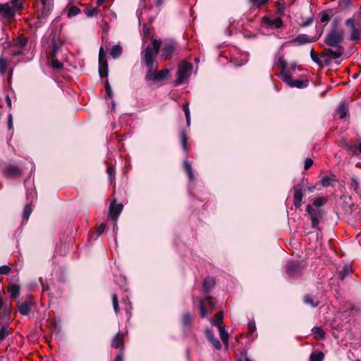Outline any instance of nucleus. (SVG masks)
Wrapping results in <instances>:
<instances>
[{
    "mask_svg": "<svg viewBox=\"0 0 361 361\" xmlns=\"http://www.w3.org/2000/svg\"><path fill=\"white\" fill-rule=\"evenodd\" d=\"M183 111H184V113L185 115L187 126H190V110H189V104L188 103L183 104Z\"/></svg>",
    "mask_w": 361,
    "mask_h": 361,
    "instance_id": "a18cd8bd",
    "label": "nucleus"
},
{
    "mask_svg": "<svg viewBox=\"0 0 361 361\" xmlns=\"http://www.w3.org/2000/svg\"><path fill=\"white\" fill-rule=\"evenodd\" d=\"M8 292L10 293L11 299H17L20 296V287L18 284L11 283L7 288Z\"/></svg>",
    "mask_w": 361,
    "mask_h": 361,
    "instance_id": "6ab92c4d",
    "label": "nucleus"
},
{
    "mask_svg": "<svg viewBox=\"0 0 361 361\" xmlns=\"http://www.w3.org/2000/svg\"><path fill=\"white\" fill-rule=\"evenodd\" d=\"M161 44L159 40L154 39L152 46H147L142 57L145 65L157 63L154 59L160 49Z\"/></svg>",
    "mask_w": 361,
    "mask_h": 361,
    "instance_id": "f03ea898",
    "label": "nucleus"
},
{
    "mask_svg": "<svg viewBox=\"0 0 361 361\" xmlns=\"http://www.w3.org/2000/svg\"><path fill=\"white\" fill-rule=\"evenodd\" d=\"M205 335L207 338L208 341L212 344L214 348L216 350H220L221 348V344L219 341V340L215 337L213 331L209 329L205 330Z\"/></svg>",
    "mask_w": 361,
    "mask_h": 361,
    "instance_id": "a211bd4d",
    "label": "nucleus"
},
{
    "mask_svg": "<svg viewBox=\"0 0 361 361\" xmlns=\"http://www.w3.org/2000/svg\"><path fill=\"white\" fill-rule=\"evenodd\" d=\"M263 22L267 25L274 27L275 28H280L283 26V20L281 17H276L274 18L264 17L263 18Z\"/></svg>",
    "mask_w": 361,
    "mask_h": 361,
    "instance_id": "f3484780",
    "label": "nucleus"
},
{
    "mask_svg": "<svg viewBox=\"0 0 361 361\" xmlns=\"http://www.w3.org/2000/svg\"><path fill=\"white\" fill-rule=\"evenodd\" d=\"M277 13L281 16L285 13V5L279 4L277 7Z\"/></svg>",
    "mask_w": 361,
    "mask_h": 361,
    "instance_id": "680f3d73",
    "label": "nucleus"
},
{
    "mask_svg": "<svg viewBox=\"0 0 361 361\" xmlns=\"http://www.w3.org/2000/svg\"><path fill=\"white\" fill-rule=\"evenodd\" d=\"M345 25L347 27L350 28V39L354 41L360 40L361 38V32L360 29L356 27L355 20L352 18L347 19L345 20Z\"/></svg>",
    "mask_w": 361,
    "mask_h": 361,
    "instance_id": "f8f14e48",
    "label": "nucleus"
},
{
    "mask_svg": "<svg viewBox=\"0 0 361 361\" xmlns=\"http://www.w3.org/2000/svg\"><path fill=\"white\" fill-rule=\"evenodd\" d=\"M112 302H113V307H114V312H116V314H118L120 312V310H119L118 298L116 294H114L112 295Z\"/></svg>",
    "mask_w": 361,
    "mask_h": 361,
    "instance_id": "8fccbe9b",
    "label": "nucleus"
},
{
    "mask_svg": "<svg viewBox=\"0 0 361 361\" xmlns=\"http://www.w3.org/2000/svg\"><path fill=\"white\" fill-rule=\"evenodd\" d=\"M326 203V200L323 197H317L313 201V204L316 207H321Z\"/></svg>",
    "mask_w": 361,
    "mask_h": 361,
    "instance_id": "6e6d98bb",
    "label": "nucleus"
},
{
    "mask_svg": "<svg viewBox=\"0 0 361 361\" xmlns=\"http://www.w3.org/2000/svg\"><path fill=\"white\" fill-rule=\"evenodd\" d=\"M103 61H107L106 54L103 47H100L99 52V63H102Z\"/></svg>",
    "mask_w": 361,
    "mask_h": 361,
    "instance_id": "864d4df0",
    "label": "nucleus"
},
{
    "mask_svg": "<svg viewBox=\"0 0 361 361\" xmlns=\"http://www.w3.org/2000/svg\"><path fill=\"white\" fill-rule=\"evenodd\" d=\"M16 12L17 11L7 3L0 4V15L4 18L11 19L14 18Z\"/></svg>",
    "mask_w": 361,
    "mask_h": 361,
    "instance_id": "ddd939ff",
    "label": "nucleus"
},
{
    "mask_svg": "<svg viewBox=\"0 0 361 361\" xmlns=\"http://www.w3.org/2000/svg\"><path fill=\"white\" fill-rule=\"evenodd\" d=\"M11 330L8 325L2 326L0 329V341H4L11 334Z\"/></svg>",
    "mask_w": 361,
    "mask_h": 361,
    "instance_id": "473e14b6",
    "label": "nucleus"
},
{
    "mask_svg": "<svg viewBox=\"0 0 361 361\" xmlns=\"http://www.w3.org/2000/svg\"><path fill=\"white\" fill-rule=\"evenodd\" d=\"M306 212L310 216L312 227L315 229H319V222L324 216L323 209H314L310 204H308L306 208Z\"/></svg>",
    "mask_w": 361,
    "mask_h": 361,
    "instance_id": "423d86ee",
    "label": "nucleus"
},
{
    "mask_svg": "<svg viewBox=\"0 0 361 361\" xmlns=\"http://www.w3.org/2000/svg\"><path fill=\"white\" fill-rule=\"evenodd\" d=\"M183 111H184V113L185 115L187 126H190V110H189V104L188 103L183 104Z\"/></svg>",
    "mask_w": 361,
    "mask_h": 361,
    "instance_id": "c03bdc74",
    "label": "nucleus"
},
{
    "mask_svg": "<svg viewBox=\"0 0 361 361\" xmlns=\"http://www.w3.org/2000/svg\"><path fill=\"white\" fill-rule=\"evenodd\" d=\"M80 10L76 6H71L68 10V16H74L80 13Z\"/></svg>",
    "mask_w": 361,
    "mask_h": 361,
    "instance_id": "4d7b16f0",
    "label": "nucleus"
},
{
    "mask_svg": "<svg viewBox=\"0 0 361 361\" xmlns=\"http://www.w3.org/2000/svg\"><path fill=\"white\" fill-rule=\"evenodd\" d=\"M281 79L290 87L305 88L309 84L307 80H294L288 73H283Z\"/></svg>",
    "mask_w": 361,
    "mask_h": 361,
    "instance_id": "6e6552de",
    "label": "nucleus"
},
{
    "mask_svg": "<svg viewBox=\"0 0 361 361\" xmlns=\"http://www.w3.org/2000/svg\"><path fill=\"white\" fill-rule=\"evenodd\" d=\"M61 45H58L55 39L51 42V56H56Z\"/></svg>",
    "mask_w": 361,
    "mask_h": 361,
    "instance_id": "603ef678",
    "label": "nucleus"
},
{
    "mask_svg": "<svg viewBox=\"0 0 361 361\" xmlns=\"http://www.w3.org/2000/svg\"><path fill=\"white\" fill-rule=\"evenodd\" d=\"M216 302L214 301L212 297L205 296L200 300V317L205 318L208 314H211L214 310Z\"/></svg>",
    "mask_w": 361,
    "mask_h": 361,
    "instance_id": "39448f33",
    "label": "nucleus"
},
{
    "mask_svg": "<svg viewBox=\"0 0 361 361\" xmlns=\"http://www.w3.org/2000/svg\"><path fill=\"white\" fill-rule=\"evenodd\" d=\"M4 173L8 178H18L20 176L21 171L17 166L10 165L4 169Z\"/></svg>",
    "mask_w": 361,
    "mask_h": 361,
    "instance_id": "2eb2a0df",
    "label": "nucleus"
},
{
    "mask_svg": "<svg viewBox=\"0 0 361 361\" xmlns=\"http://www.w3.org/2000/svg\"><path fill=\"white\" fill-rule=\"evenodd\" d=\"M269 0H249L252 8H261L267 5Z\"/></svg>",
    "mask_w": 361,
    "mask_h": 361,
    "instance_id": "c85d7f7f",
    "label": "nucleus"
},
{
    "mask_svg": "<svg viewBox=\"0 0 361 361\" xmlns=\"http://www.w3.org/2000/svg\"><path fill=\"white\" fill-rule=\"evenodd\" d=\"M287 274L292 278H298L301 274L302 267L298 262L288 261L286 265Z\"/></svg>",
    "mask_w": 361,
    "mask_h": 361,
    "instance_id": "1a4fd4ad",
    "label": "nucleus"
},
{
    "mask_svg": "<svg viewBox=\"0 0 361 361\" xmlns=\"http://www.w3.org/2000/svg\"><path fill=\"white\" fill-rule=\"evenodd\" d=\"M8 63L6 59L0 58V74L4 75L7 69Z\"/></svg>",
    "mask_w": 361,
    "mask_h": 361,
    "instance_id": "de8ad7c7",
    "label": "nucleus"
},
{
    "mask_svg": "<svg viewBox=\"0 0 361 361\" xmlns=\"http://www.w3.org/2000/svg\"><path fill=\"white\" fill-rule=\"evenodd\" d=\"M34 6L40 20L46 18L54 7L53 0H35Z\"/></svg>",
    "mask_w": 361,
    "mask_h": 361,
    "instance_id": "7ed1b4c3",
    "label": "nucleus"
},
{
    "mask_svg": "<svg viewBox=\"0 0 361 361\" xmlns=\"http://www.w3.org/2000/svg\"><path fill=\"white\" fill-rule=\"evenodd\" d=\"M324 359V354L321 352H313L310 356V361H323Z\"/></svg>",
    "mask_w": 361,
    "mask_h": 361,
    "instance_id": "e433bc0d",
    "label": "nucleus"
},
{
    "mask_svg": "<svg viewBox=\"0 0 361 361\" xmlns=\"http://www.w3.org/2000/svg\"><path fill=\"white\" fill-rule=\"evenodd\" d=\"M157 63L146 65L147 71L145 75V80L147 81H152L153 77L156 74L157 69Z\"/></svg>",
    "mask_w": 361,
    "mask_h": 361,
    "instance_id": "412c9836",
    "label": "nucleus"
},
{
    "mask_svg": "<svg viewBox=\"0 0 361 361\" xmlns=\"http://www.w3.org/2000/svg\"><path fill=\"white\" fill-rule=\"evenodd\" d=\"M3 300L0 298V319H4L10 315L11 311L7 307H4Z\"/></svg>",
    "mask_w": 361,
    "mask_h": 361,
    "instance_id": "f704fd0d",
    "label": "nucleus"
},
{
    "mask_svg": "<svg viewBox=\"0 0 361 361\" xmlns=\"http://www.w3.org/2000/svg\"><path fill=\"white\" fill-rule=\"evenodd\" d=\"M111 56L114 59L118 58L122 54V47L120 45H114L111 50Z\"/></svg>",
    "mask_w": 361,
    "mask_h": 361,
    "instance_id": "4c0bfd02",
    "label": "nucleus"
},
{
    "mask_svg": "<svg viewBox=\"0 0 361 361\" xmlns=\"http://www.w3.org/2000/svg\"><path fill=\"white\" fill-rule=\"evenodd\" d=\"M311 42V39L310 37L306 35H300L295 37L293 39L290 41V43L297 44L298 45H302L304 44L310 43Z\"/></svg>",
    "mask_w": 361,
    "mask_h": 361,
    "instance_id": "393cba45",
    "label": "nucleus"
},
{
    "mask_svg": "<svg viewBox=\"0 0 361 361\" xmlns=\"http://www.w3.org/2000/svg\"><path fill=\"white\" fill-rule=\"evenodd\" d=\"M304 302L312 307H316L319 305V300L311 295H305L304 298Z\"/></svg>",
    "mask_w": 361,
    "mask_h": 361,
    "instance_id": "c756f323",
    "label": "nucleus"
},
{
    "mask_svg": "<svg viewBox=\"0 0 361 361\" xmlns=\"http://www.w3.org/2000/svg\"><path fill=\"white\" fill-rule=\"evenodd\" d=\"M216 281L213 277H207L204 280L203 289L204 293H208L215 286Z\"/></svg>",
    "mask_w": 361,
    "mask_h": 361,
    "instance_id": "5701e85b",
    "label": "nucleus"
},
{
    "mask_svg": "<svg viewBox=\"0 0 361 361\" xmlns=\"http://www.w3.org/2000/svg\"><path fill=\"white\" fill-rule=\"evenodd\" d=\"M310 55L312 61L317 63V64L322 66L324 63V59H322V60L319 58H318L317 54L314 52L313 49L311 50Z\"/></svg>",
    "mask_w": 361,
    "mask_h": 361,
    "instance_id": "09e8293b",
    "label": "nucleus"
},
{
    "mask_svg": "<svg viewBox=\"0 0 361 361\" xmlns=\"http://www.w3.org/2000/svg\"><path fill=\"white\" fill-rule=\"evenodd\" d=\"M336 180V176L334 175L326 176L321 179V183L324 187H329L331 185L332 182Z\"/></svg>",
    "mask_w": 361,
    "mask_h": 361,
    "instance_id": "c9c22d12",
    "label": "nucleus"
},
{
    "mask_svg": "<svg viewBox=\"0 0 361 361\" xmlns=\"http://www.w3.org/2000/svg\"><path fill=\"white\" fill-rule=\"evenodd\" d=\"M99 75L102 78H105L108 75V63L107 61H103L99 66Z\"/></svg>",
    "mask_w": 361,
    "mask_h": 361,
    "instance_id": "72a5a7b5",
    "label": "nucleus"
},
{
    "mask_svg": "<svg viewBox=\"0 0 361 361\" xmlns=\"http://www.w3.org/2000/svg\"><path fill=\"white\" fill-rule=\"evenodd\" d=\"M305 183L297 184L294 186L293 204L296 208H299L302 205V200L304 197L303 187Z\"/></svg>",
    "mask_w": 361,
    "mask_h": 361,
    "instance_id": "9b49d317",
    "label": "nucleus"
},
{
    "mask_svg": "<svg viewBox=\"0 0 361 361\" xmlns=\"http://www.w3.org/2000/svg\"><path fill=\"white\" fill-rule=\"evenodd\" d=\"M17 305L19 312L27 315L34 305V298L32 295H27L24 301H18Z\"/></svg>",
    "mask_w": 361,
    "mask_h": 361,
    "instance_id": "9d476101",
    "label": "nucleus"
},
{
    "mask_svg": "<svg viewBox=\"0 0 361 361\" xmlns=\"http://www.w3.org/2000/svg\"><path fill=\"white\" fill-rule=\"evenodd\" d=\"M183 167L190 180H193L195 179V176L192 172V169L191 164L189 163L188 160L184 161Z\"/></svg>",
    "mask_w": 361,
    "mask_h": 361,
    "instance_id": "2f4dec72",
    "label": "nucleus"
},
{
    "mask_svg": "<svg viewBox=\"0 0 361 361\" xmlns=\"http://www.w3.org/2000/svg\"><path fill=\"white\" fill-rule=\"evenodd\" d=\"M338 114H340L341 118H343L345 117L346 110H345V107H343V106L339 107V109H338Z\"/></svg>",
    "mask_w": 361,
    "mask_h": 361,
    "instance_id": "0e129e2a",
    "label": "nucleus"
},
{
    "mask_svg": "<svg viewBox=\"0 0 361 361\" xmlns=\"http://www.w3.org/2000/svg\"><path fill=\"white\" fill-rule=\"evenodd\" d=\"M192 322V317L188 312H185L182 315V323L184 329L190 328Z\"/></svg>",
    "mask_w": 361,
    "mask_h": 361,
    "instance_id": "bb28decb",
    "label": "nucleus"
},
{
    "mask_svg": "<svg viewBox=\"0 0 361 361\" xmlns=\"http://www.w3.org/2000/svg\"><path fill=\"white\" fill-rule=\"evenodd\" d=\"M123 204L112 202L109 207V215L111 218L116 221L123 209Z\"/></svg>",
    "mask_w": 361,
    "mask_h": 361,
    "instance_id": "dca6fc26",
    "label": "nucleus"
},
{
    "mask_svg": "<svg viewBox=\"0 0 361 361\" xmlns=\"http://www.w3.org/2000/svg\"><path fill=\"white\" fill-rule=\"evenodd\" d=\"M11 3L12 4V7L16 11H20L23 8V0H11Z\"/></svg>",
    "mask_w": 361,
    "mask_h": 361,
    "instance_id": "79ce46f5",
    "label": "nucleus"
},
{
    "mask_svg": "<svg viewBox=\"0 0 361 361\" xmlns=\"http://www.w3.org/2000/svg\"><path fill=\"white\" fill-rule=\"evenodd\" d=\"M51 67L54 69H61L63 68V63L57 60L56 56H51Z\"/></svg>",
    "mask_w": 361,
    "mask_h": 361,
    "instance_id": "49530a36",
    "label": "nucleus"
},
{
    "mask_svg": "<svg viewBox=\"0 0 361 361\" xmlns=\"http://www.w3.org/2000/svg\"><path fill=\"white\" fill-rule=\"evenodd\" d=\"M32 209L30 204H26L23 209V220L27 221L31 214Z\"/></svg>",
    "mask_w": 361,
    "mask_h": 361,
    "instance_id": "37998d69",
    "label": "nucleus"
},
{
    "mask_svg": "<svg viewBox=\"0 0 361 361\" xmlns=\"http://www.w3.org/2000/svg\"><path fill=\"white\" fill-rule=\"evenodd\" d=\"M177 48V44L175 42L171 41L164 44L162 50V57L167 59L171 58Z\"/></svg>",
    "mask_w": 361,
    "mask_h": 361,
    "instance_id": "4468645a",
    "label": "nucleus"
},
{
    "mask_svg": "<svg viewBox=\"0 0 361 361\" xmlns=\"http://www.w3.org/2000/svg\"><path fill=\"white\" fill-rule=\"evenodd\" d=\"M314 338L317 340H323L325 337V332L322 327L314 326L312 329Z\"/></svg>",
    "mask_w": 361,
    "mask_h": 361,
    "instance_id": "cd10ccee",
    "label": "nucleus"
},
{
    "mask_svg": "<svg viewBox=\"0 0 361 361\" xmlns=\"http://www.w3.org/2000/svg\"><path fill=\"white\" fill-rule=\"evenodd\" d=\"M124 342V335L121 332H118L113 338L111 347L114 348H123Z\"/></svg>",
    "mask_w": 361,
    "mask_h": 361,
    "instance_id": "aec40b11",
    "label": "nucleus"
},
{
    "mask_svg": "<svg viewBox=\"0 0 361 361\" xmlns=\"http://www.w3.org/2000/svg\"><path fill=\"white\" fill-rule=\"evenodd\" d=\"M343 40V34L342 32L338 30H332L326 35L325 38V43L329 47L341 46Z\"/></svg>",
    "mask_w": 361,
    "mask_h": 361,
    "instance_id": "0eeeda50",
    "label": "nucleus"
},
{
    "mask_svg": "<svg viewBox=\"0 0 361 361\" xmlns=\"http://www.w3.org/2000/svg\"><path fill=\"white\" fill-rule=\"evenodd\" d=\"M275 66L281 70V77L282 78V74L286 73L285 71L287 67V63L283 56L280 55L278 56L277 60L275 62Z\"/></svg>",
    "mask_w": 361,
    "mask_h": 361,
    "instance_id": "a878e982",
    "label": "nucleus"
},
{
    "mask_svg": "<svg viewBox=\"0 0 361 361\" xmlns=\"http://www.w3.org/2000/svg\"><path fill=\"white\" fill-rule=\"evenodd\" d=\"M210 322L214 326H218L219 327L222 326L223 313L221 312H217L214 318L210 319Z\"/></svg>",
    "mask_w": 361,
    "mask_h": 361,
    "instance_id": "7c9ffc66",
    "label": "nucleus"
},
{
    "mask_svg": "<svg viewBox=\"0 0 361 361\" xmlns=\"http://www.w3.org/2000/svg\"><path fill=\"white\" fill-rule=\"evenodd\" d=\"M350 187L357 195H361V189L357 178L353 177L351 178Z\"/></svg>",
    "mask_w": 361,
    "mask_h": 361,
    "instance_id": "58836bf2",
    "label": "nucleus"
},
{
    "mask_svg": "<svg viewBox=\"0 0 361 361\" xmlns=\"http://www.w3.org/2000/svg\"><path fill=\"white\" fill-rule=\"evenodd\" d=\"M313 164V160L310 158H307L305 160L304 169L305 171H307Z\"/></svg>",
    "mask_w": 361,
    "mask_h": 361,
    "instance_id": "13d9d810",
    "label": "nucleus"
},
{
    "mask_svg": "<svg viewBox=\"0 0 361 361\" xmlns=\"http://www.w3.org/2000/svg\"><path fill=\"white\" fill-rule=\"evenodd\" d=\"M180 141H181V145L182 148L185 152L188 151V137L186 135V132L183 130L180 133Z\"/></svg>",
    "mask_w": 361,
    "mask_h": 361,
    "instance_id": "a19ab883",
    "label": "nucleus"
},
{
    "mask_svg": "<svg viewBox=\"0 0 361 361\" xmlns=\"http://www.w3.org/2000/svg\"><path fill=\"white\" fill-rule=\"evenodd\" d=\"M344 52V48L342 46H330L324 49L320 54L321 59H324V63L329 65L332 59L340 58Z\"/></svg>",
    "mask_w": 361,
    "mask_h": 361,
    "instance_id": "f257e3e1",
    "label": "nucleus"
},
{
    "mask_svg": "<svg viewBox=\"0 0 361 361\" xmlns=\"http://www.w3.org/2000/svg\"><path fill=\"white\" fill-rule=\"evenodd\" d=\"M23 50L20 48H12V54L13 56H18L23 54Z\"/></svg>",
    "mask_w": 361,
    "mask_h": 361,
    "instance_id": "774afa93",
    "label": "nucleus"
},
{
    "mask_svg": "<svg viewBox=\"0 0 361 361\" xmlns=\"http://www.w3.org/2000/svg\"><path fill=\"white\" fill-rule=\"evenodd\" d=\"M219 330L220 337H221L222 342L225 344H227L228 341V334L225 331L224 326H220L219 328Z\"/></svg>",
    "mask_w": 361,
    "mask_h": 361,
    "instance_id": "ea45409f",
    "label": "nucleus"
},
{
    "mask_svg": "<svg viewBox=\"0 0 361 361\" xmlns=\"http://www.w3.org/2000/svg\"><path fill=\"white\" fill-rule=\"evenodd\" d=\"M192 66L191 63L185 61H181L178 66V78L175 82V85L178 86L184 82L190 75Z\"/></svg>",
    "mask_w": 361,
    "mask_h": 361,
    "instance_id": "20e7f679",
    "label": "nucleus"
},
{
    "mask_svg": "<svg viewBox=\"0 0 361 361\" xmlns=\"http://www.w3.org/2000/svg\"><path fill=\"white\" fill-rule=\"evenodd\" d=\"M7 125L9 130L13 129V117L11 114L8 116Z\"/></svg>",
    "mask_w": 361,
    "mask_h": 361,
    "instance_id": "338daca9",
    "label": "nucleus"
},
{
    "mask_svg": "<svg viewBox=\"0 0 361 361\" xmlns=\"http://www.w3.org/2000/svg\"><path fill=\"white\" fill-rule=\"evenodd\" d=\"M11 269L6 265L0 267V274H7L10 272Z\"/></svg>",
    "mask_w": 361,
    "mask_h": 361,
    "instance_id": "052dcab7",
    "label": "nucleus"
},
{
    "mask_svg": "<svg viewBox=\"0 0 361 361\" xmlns=\"http://www.w3.org/2000/svg\"><path fill=\"white\" fill-rule=\"evenodd\" d=\"M97 13H98V10L97 8H94L92 9H87L85 11V13L89 17H92L94 15L97 14Z\"/></svg>",
    "mask_w": 361,
    "mask_h": 361,
    "instance_id": "bf43d9fd",
    "label": "nucleus"
},
{
    "mask_svg": "<svg viewBox=\"0 0 361 361\" xmlns=\"http://www.w3.org/2000/svg\"><path fill=\"white\" fill-rule=\"evenodd\" d=\"M329 20H330V16L329 14H327L326 13H324V12L322 13L321 18H320L321 22L324 23V22L329 21Z\"/></svg>",
    "mask_w": 361,
    "mask_h": 361,
    "instance_id": "69168bd1",
    "label": "nucleus"
},
{
    "mask_svg": "<svg viewBox=\"0 0 361 361\" xmlns=\"http://www.w3.org/2000/svg\"><path fill=\"white\" fill-rule=\"evenodd\" d=\"M28 39L24 36H18L14 41L12 48H20L23 49L27 44Z\"/></svg>",
    "mask_w": 361,
    "mask_h": 361,
    "instance_id": "b1692460",
    "label": "nucleus"
},
{
    "mask_svg": "<svg viewBox=\"0 0 361 361\" xmlns=\"http://www.w3.org/2000/svg\"><path fill=\"white\" fill-rule=\"evenodd\" d=\"M350 272L351 269L348 266H345L340 272V277L341 278V279H343Z\"/></svg>",
    "mask_w": 361,
    "mask_h": 361,
    "instance_id": "5fc2aeb1",
    "label": "nucleus"
},
{
    "mask_svg": "<svg viewBox=\"0 0 361 361\" xmlns=\"http://www.w3.org/2000/svg\"><path fill=\"white\" fill-rule=\"evenodd\" d=\"M169 76V70L168 68H164L161 71L156 72L154 75L153 82H160Z\"/></svg>",
    "mask_w": 361,
    "mask_h": 361,
    "instance_id": "4be33fe9",
    "label": "nucleus"
},
{
    "mask_svg": "<svg viewBox=\"0 0 361 361\" xmlns=\"http://www.w3.org/2000/svg\"><path fill=\"white\" fill-rule=\"evenodd\" d=\"M106 228V226L104 224H100L99 226V227L97 228V236H99L100 235H102L104 230Z\"/></svg>",
    "mask_w": 361,
    "mask_h": 361,
    "instance_id": "e2e57ef3",
    "label": "nucleus"
},
{
    "mask_svg": "<svg viewBox=\"0 0 361 361\" xmlns=\"http://www.w3.org/2000/svg\"><path fill=\"white\" fill-rule=\"evenodd\" d=\"M106 172L108 173L109 181L111 183H112L113 180L115 178V170L113 167L108 166Z\"/></svg>",
    "mask_w": 361,
    "mask_h": 361,
    "instance_id": "3c124183",
    "label": "nucleus"
}]
</instances>
